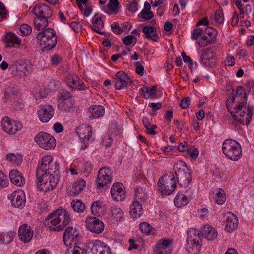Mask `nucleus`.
<instances>
[{
    "label": "nucleus",
    "instance_id": "45",
    "mask_svg": "<svg viewBox=\"0 0 254 254\" xmlns=\"http://www.w3.org/2000/svg\"><path fill=\"white\" fill-rule=\"evenodd\" d=\"M74 102L72 100L61 101L58 104V107L61 110L68 112L73 108Z\"/></svg>",
    "mask_w": 254,
    "mask_h": 254
},
{
    "label": "nucleus",
    "instance_id": "37",
    "mask_svg": "<svg viewBox=\"0 0 254 254\" xmlns=\"http://www.w3.org/2000/svg\"><path fill=\"white\" fill-rule=\"evenodd\" d=\"M96 15L93 17V26H91L93 30L101 35L104 34L105 32L100 31L104 27V22L100 17H96Z\"/></svg>",
    "mask_w": 254,
    "mask_h": 254
},
{
    "label": "nucleus",
    "instance_id": "52",
    "mask_svg": "<svg viewBox=\"0 0 254 254\" xmlns=\"http://www.w3.org/2000/svg\"><path fill=\"white\" fill-rule=\"evenodd\" d=\"M84 249L78 246H74L72 249L68 250L65 254H87Z\"/></svg>",
    "mask_w": 254,
    "mask_h": 254
},
{
    "label": "nucleus",
    "instance_id": "32",
    "mask_svg": "<svg viewBox=\"0 0 254 254\" xmlns=\"http://www.w3.org/2000/svg\"><path fill=\"white\" fill-rule=\"evenodd\" d=\"M110 211L113 221L118 222L121 220L124 215V212L121 208L113 206L111 207Z\"/></svg>",
    "mask_w": 254,
    "mask_h": 254
},
{
    "label": "nucleus",
    "instance_id": "13",
    "mask_svg": "<svg viewBox=\"0 0 254 254\" xmlns=\"http://www.w3.org/2000/svg\"><path fill=\"white\" fill-rule=\"evenodd\" d=\"M79 231L73 227H67L63 235V241L66 246L76 244L79 240Z\"/></svg>",
    "mask_w": 254,
    "mask_h": 254
},
{
    "label": "nucleus",
    "instance_id": "17",
    "mask_svg": "<svg viewBox=\"0 0 254 254\" xmlns=\"http://www.w3.org/2000/svg\"><path fill=\"white\" fill-rule=\"evenodd\" d=\"M55 110L50 105H40L38 111L40 120L43 123L48 122L54 116Z\"/></svg>",
    "mask_w": 254,
    "mask_h": 254
},
{
    "label": "nucleus",
    "instance_id": "20",
    "mask_svg": "<svg viewBox=\"0 0 254 254\" xmlns=\"http://www.w3.org/2000/svg\"><path fill=\"white\" fill-rule=\"evenodd\" d=\"M33 13L38 17H44L49 18L53 14V10L47 4L38 3L36 4L32 9Z\"/></svg>",
    "mask_w": 254,
    "mask_h": 254
},
{
    "label": "nucleus",
    "instance_id": "64",
    "mask_svg": "<svg viewBox=\"0 0 254 254\" xmlns=\"http://www.w3.org/2000/svg\"><path fill=\"white\" fill-rule=\"evenodd\" d=\"M70 26L75 32H78L81 29L82 25L77 22H72L69 23Z\"/></svg>",
    "mask_w": 254,
    "mask_h": 254
},
{
    "label": "nucleus",
    "instance_id": "57",
    "mask_svg": "<svg viewBox=\"0 0 254 254\" xmlns=\"http://www.w3.org/2000/svg\"><path fill=\"white\" fill-rule=\"evenodd\" d=\"M127 9L132 12H136L138 9V3L135 0H133L127 5Z\"/></svg>",
    "mask_w": 254,
    "mask_h": 254
},
{
    "label": "nucleus",
    "instance_id": "49",
    "mask_svg": "<svg viewBox=\"0 0 254 254\" xmlns=\"http://www.w3.org/2000/svg\"><path fill=\"white\" fill-rule=\"evenodd\" d=\"M139 228L141 231L146 235L151 234L152 227L147 222H143L140 224Z\"/></svg>",
    "mask_w": 254,
    "mask_h": 254
},
{
    "label": "nucleus",
    "instance_id": "59",
    "mask_svg": "<svg viewBox=\"0 0 254 254\" xmlns=\"http://www.w3.org/2000/svg\"><path fill=\"white\" fill-rule=\"evenodd\" d=\"M62 61L61 56L58 54H55L51 57V61L52 65H57Z\"/></svg>",
    "mask_w": 254,
    "mask_h": 254
},
{
    "label": "nucleus",
    "instance_id": "5",
    "mask_svg": "<svg viewBox=\"0 0 254 254\" xmlns=\"http://www.w3.org/2000/svg\"><path fill=\"white\" fill-rule=\"evenodd\" d=\"M222 150L227 158L233 161H237L242 156L241 145L235 140L226 139L222 144Z\"/></svg>",
    "mask_w": 254,
    "mask_h": 254
},
{
    "label": "nucleus",
    "instance_id": "53",
    "mask_svg": "<svg viewBox=\"0 0 254 254\" xmlns=\"http://www.w3.org/2000/svg\"><path fill=\"white\" fill-rule=\"evenodd\" d=\"M59 101H65L66 100H72L71 99L70 93L67 91H63L60 93L58 96Z\"/></svg>",
    "mask_w": 254,
    "mask_h": 254
},
{
    "label": "nucleus",
    "instance_id": "41",
    "mask_svg": "<svg viewBox=\"0 0 254 254\" xmlns=\"http://www.w3.org/2000/svg\"><path fill=\"white\" fill-rule=\"evenodd\" d=\"M188 202V198L184 194H178L174 199V204L177 207L186 205Z\"/></svg>",
    "mask_w": 254,
    "mask_h": 254
},
{
    "label": "nucleus",
    "instance_id": "25",
    "mask_svg": "<svg viewBox=\"0 0 254 254\" xmlns=\"http://www.w3.org/2000/svg\"><path fill=\"white\" fill-rule=\"evenodd\" d=\"M111 193L112 198L117 201H123L125 199V191L123 189V184L121 183H115L111 189Z\"/></svg>",
    "mask_w": 254,
    "mask_h": 254
},
{
    "label": "nucleus",
    "instance_id": "61",
    "mask_svg": "<svg viewBox=\"0 0 254 254\" xmlns=\"http://www.w3.org/2000/svg\"><path fill=\"white\" fill-rule=\"evenodd\" d=\"M202 30L200 28L194 29L191 35V38L193 40H197L202 34Z\"/></svg>",
    "mask_w": 254,
    "mask_h": 254
},
{
    "label": "nucleus",
    "instance_id": "1",
    "mask_svg": "<svg viewBox=\"0 0 254 254\" xmlns=\"http://www.w3.org/2000/svg\"><path fill=\"white\" fill-rule=\"evenodd\" d=\"M37 185L42 191L53 190L57 185L60 178L59 165L51 156H45L39 161L36 170Z\"/></svg>",
    "mask_w": 254,
    "mask_h": 254
},
{
    "label": "nucleus",
    "instance_id": "3",
    "mask_svg": "<svg viewBox=\"0 0 254 254\" xmlns=\"http://www.w3.org/2000/svg\"><path fill=\"white\" fill-rule=\"evenodd\" d=\"M70 221L69 213L65 209L59 208L47 216L45 220V224L51 231H60Z\"/></svg>",
    "mask_w": 254,
    "mask_h": 254
},
{
    "label": "nucleus",
    "instance_id": "11",
    "mask_svg": "<svg viewBox=\"0 0 254 254\" xmlns=\"http://www.w3.org/2000/svg\"><path fill=\"white\" fill-rule=\"evenodd\" d=\"M35 140L42 148L46 150L54 148L56 144L55 138L44 132H40L35 137Z\"/></svg>",
    "mask_w": 254,
    "mask_h": 254
},
{
    "label": "nucleus",
    "instance_id": "34",
    "mask_svg": "<svg viewBox=\"0 0 254 254\" xmlns=\"http://www.w3.org/2000/svg\"><path fill=\"white\" fill-rule=\"evenodd\" d=\"M142 32L146 38L151 39L153 41H157L159 38L157 34L154 32V28L152 26H144L143 28Z\"/></svg>",
    "mask_w": 254,
    "mask_h": 254
},
{
    "label": "nucleus",
    "instance_id": "56",
    "mask_svg": "<svg viewBox=\"0 0 254 254\" xmlns=\"http://www.w3.org/2000/svg\"><path fill=\"white\" fill-rule=\"evenodd\" d=\"M214 19L215 21L218 23H222L224 19L223 11L221 10H217L215 12Z\"/></svg>",
    "mask_w": 254,
    "mask_h": 254
},
{
    "label": "nucleus",
    "instance_id": "23",
    "mask_svg": "<svg viewBox=\"0 0 254 254\" xmlns=\"http://www.w3.org/2000/svg\"><path fill=\"white\" fill-rule=\"evenodd\" d=\"M65 82L67 85L73 89L78 90H84L85 86L82 81L76 74H70L67 75Z\"/></svg>",
    "mask_w": 254,
    "mask_h": 254
},
{
    "label": "nucleus",
    "instance_id": "30",
    "mask_svg": "<svg viewBox=\"0 0 254 254\" xmlns=\"http://www.w3.org/2000/svg\"><path fill=\"white\" fill-rule=\"evenodd\" d=\"M89 110L90 114L89 118L91 119L99 118L105 113L104 108L101 105L92 106L89 108Z\"/></svg>",
    "mask_w": 254,
    "mask_h": 254
},
{
    "label": "nucleus",
    "instance_id": "28",
    "mask_svg": "<svg viewBox=\"0 0 254 254\" xmlns=\"http://www.w3.org/2000/svg\"><path fill=\"white\" fill-rule=\"evenodd\" d=\"M9 178L11 183L17 186H21L25 183L21 173L17 170H13L10 172Z\"/></svg>",
    "mask_w": 254,
    "mask_h": 254
},
{
    "label": "nucleus",
    "instance_id": "44",
    "mask_svg": "<svg viewBox=\"0 0 254 254\" xmlns=\"http://www.w3.org/2000/svg\"><path fill=\"white\" fill-rule=\"evenodd\" d=\"M102 202L100 200L94 202L91 206V211L94 215L99 216L102 214Z\"/></svg>",
    "mask_w": 254,
    "mask_h": 254
},
{
    "label": "nucleus",
    "instance_id": "42",
    "mask_svg": "<svg viewBox=\"0 0 254 254\" xmlns=\"http://www.w3.org/2000/svg\"><path fill=\"white\" fill-rule=\"evenodd\" d=\"M71 206L74 211L78 213L83 212L86 208L85 204L80 200H74L71 202Z\"/></svg>",
    "mask_w": 254,
    "mask_h": 254
},
{
    "label": "nucleus",
    "instance_id": "26",
    "mask_svg": "<svg viewBox=\"0 0 254 254\" xmlns=\"http://www.w3.org/2000/svg\"><path fill=\"white\" fill-rule=\"evenodd\" d=\"M201 235L208 241H212L217 236V231L211 226L205 225L201 228Z\"/></svg>",
    "mask_w": 254,
    "mask_h": 254
},
{
    "label": "nucleus",
    "instance_id": "33",
    "mask_svg": "<svg viewBox=\"0 0 254 254\" xmlns=\"http://www.w3.org/2000/svg\"><path fill=\"white\" fill-rule=\"evenodd\" d=\"M19 92L18 86L14 83H10L4 91V98L8 99L16 95Z\"/></svg>",
    "mask_w": 254,
    "mask_h": 254
},
{
    "label": "nucleus",
    "instance_id": "40",
    "mask_svg": "<svg viewBox=\"0 0 254 254\" xmlns=\"http://www.w3.org/2000/svg\"><path fill=\"white\" fill-rule=\"evenodd\" d=\"M14 234L13 233L0 232V245H6L13 241Z\"/></svg>",
    "mask_w": 254,
    "mask_h": 254
},
{
    "label": "nucleus",
    "instance_id": "16",
    "mask_svg": "<svg viewBox=\"0 0 254 254\" xmlns=\"http://www.w3.org/2000/svg\"><path fill=\"white\" fill-rule=\"evenodd\" d=\"M85 222L87 229L94 233H101L104 230V223L97 217H88Z\"/></svg>",
    "mask_w": 254,
    "mask_h": 254
},
{
    "label": "nucleus",
    "instance_id": "47",
    "mask_svg": "<svg viewBox=\"0 0 254 254\" xmlns=\"http://www.w3.org/2000/svg\"><path fill=\"white\" fill-rule=\"evenodd\" d=\"M6 159L9 161H13L17 165L22 162V156L20 154L8 153L6 155Z\"/></svg>",
    "mask_w": 254,
    "mask_h": 254
},
{
    "label": "nucleus",
    "instance_id": "46",
    "mask_svg": "<svg viewBox=\"0 0 254 254\" xmlns=\"http://www.w3.org/2000/svg\"><path fill=\"white\" fill-rule=\"evenodd\" d=\"M134 200H140L144 202L146 198V194L143 188L138 187L135 190Z\"/></svg>",
    "mask_w": 254,
    "mask_h": 254
},
{
    "label": "nucleus",
    "instance_id": "51",
    "mask_svg": "<svg viewBox=\"0 0 254 254\" xmlns=\"http://www.w3.org/2000/svg\"><path fill=\"white\" fill-rule=\"evenodd\" d=\"M119 5L118 0H109L107 6L110 10L116 12L119 10Z\"/></svg>",
    "mask_w": 254,
    "mask_h": 254
},
{
    "label": "nucleus",
    "instance_id": "43",
    "mask_svg": "<svg viewBox=\"0 0 254 254\" xmlns=\"http://www.w3.org/2000/svg\"><path fill=\"white\" fill-rule=\"evenodd\" d=\"M215 191V192H214V199L215 202L219 205H222L226 200V196L224 191L222 189H220Z\"/></svg>",
    "mask_w": 254,
    "mask_h": 254
},
{
    "label": "nucleus",
    "instance_id": "54",
    "mask_svg": "<svg viewBox=\"0 0 254 254\" xmlns=\"http://www.w3.org/2000/svg\"><path fill=\"white\" fill-rule=\"evenodd\" d=\"M197 42L198 44L201 47H204L209 44L214 43L213 41H211L210 38L206 35H203L201 37V40Z\"/></svg>",
    "mask_w": 254,
    "mask_h": 254
},
{
    "label": "nucleus",
    "instance_id": "21",
    "mask_svg": "<svg viewBox=\"0 0 254 254\" xmlns=\"http://www.w3.org/2000/svg\"><path fill=\"white\" fill-rule=\"evenodd\" d=\"M129 80L127 74L124 71H119L117 72L114 78L116 89L121 90L126 88Z\"/></svg>",
    "mask_w": 254,
    "mask_h": 254
},
{
    "label": "nucleus",
    "instance_id": "15",
    "mask_svg": "<svg viewBox=\"0 0 254 254\" xmlns=\"http://www.w3.org/2000/svg\"><path fill=\"white\" fill-rule=\"evenodd\" d=\"M1 126L3 131L9 134H14L22 128V125L19 122L12 121L9 117H4L1 121Z\"/></svg>",
    "mask_w": 254,
    "mask_h": 254
},
{
    "label": "nucleus",
    "instance_id": "2",
    "mask_svg": "<svg viewBox=\"0 0 254 254\" xmlns=\"http://www.w3.org/2000/svg\"><path fill=\"white\" fill-rule=\"evenodd\" d=\"M247 96L242 86L226 101L227 108L234 119L242 125H248L253 115L254 107L247 106Z\"/></svg>",
    "mask_w": 254,
    "mask_h": 254
},
{
    "label": "nucleus",
    "instance_id": "9",
    "mask_svg": "<svg viewBox=\"0 0 254 254\" xmlns=\"http://www.w3.org/2000/svg\"><path fill=\"white\" fill-rule=\"evenodd\" d=\"M84 249L87 254H111V250L107 245L98 240L87 242Z\"/></svg>",
    "mask_w": 254,
    "mask_h": 254
},
{
    "label": "nucleus",
    "instance_id": "22",
    "mask_svg": "<svg viewBox=\"0 0 254 254\" xmlns=\"http://www.w3.org/2000/svg\"><path fill=\"white\" fill-rule=\"evenodd\" d=\"M18 237L24 243L29 242L33 236V231L28 224H23L18 230Z\"/></svg>",
    "mask_w": 254,
    "mask_h": 254
},
{
    "label": "nucleus",
    "instance_id": "36",
    "mask_svg": "<svg viewBox=\"0 0 254 254\" xmlns=\"http://www.w3.org/2000/svg\"><path fill=\"white\" fill-rule=\"evenodd\" d=\"M157 86H153L151 88L141 87L139 89V92L141 95L145 99H149L156 94Z\"/></svg>",
    "mask_w": 254,
    "mask_h": 254
},
{
    "label": "nucleus",
    "instance_id": "10",
    "mask_svg": "<svg viewBox=\"0 0 254 254\" xmlns=\"http://www.w3.org/2000/svg\"><path fill=\"white\" fill-rule=\"evenodd\" d=\"M30 65L22 60H17L10 64L9 70L12 76L20 78L25 76L29 72Z\"/></svg>",
    "mask_w": 254,
    "mask_h": 254
},
{
    "label": "nucleus",
    "instance_id": "29",
    "mask_svg": "<svg viewBox=\"0 0 254 254\" xmlns=\"http://www.w3.org/2000/svg\"><path fill=\"white\" fill-rule=\"evenodd\" d=\"M77 134L79 138L85 141V143L88 142L92 136L91 128L90 127H84L78 129Z\"/></svg>",
    "mask_w": 254,
    "mask_h": 254
},
{
    "label": "nucleus",
    "instance_id": "48",
    "mask_svg": "<svg viewBox=\"0 0 254 254\" xmlns=\"http://www.w3.org/2000/svg\"><path fill=\"white\" fill-rule=\"evenodd\" d=\"M204 34L207 35L210 38L211 41L215 42L217 31L214 28L211 27L206 28L204 31Z\"/></svg>",
    "mask_w": 254,
    "mask_h": 254
},
{
    "label": "nucleus",
    "instance_id": "6",
    "mask_svg": "<svg viewBox=\"0 0 254 254\" xmlns=\"http://www.w3.org/2000/svg\"><path fill=\"white\" fill-rule=\"evenodd\" d=\"M37 39L42 46V50H50L54 48L57 42L55 31L52 28H47L37 35Z\"/></svg>",
    "mask_w": 254,
    "mask_h": 254
},
{
    "label": "nucleus",
    "instance_id": "62",
    "mask_svg": "<svg viewBox=\"0 0 254 254\" xmlns=\"http://www.w3.org/2000/svg\"><path fill=\"white\" fill-rule=\"evenodd\" d=\"M111 28L113 32L117 34H120L123 32V30L121 27L119 26L117 22H114L111 25Z\"/></svg>",
    "mask_w": 254,
    "mask_h": 254
},
{
    "label": "nucleus",
    "instance_id": "14",
    "mask_svg": "<svg viewBox=\"0 0 254 254\" xmlns=\"http://www.w3.org/2000/svg\"><path fill=\"white\" fill-rule=\"evenodd\" d=\"M201 63L205 66L214 67L217 64V58L213 48H207L202 50L200 58Z\"/></svg>",
    "mask_w": 254,
    "mask_h": 254
},
{
    "label": "nucleus",
    "instance_id": "12",
    "mask_svg": "<svg viewBox=\"0 0 254 254\" xmlns=\"http://www.w3.org/2000/svg\"><path fill=\"white\" fill-rule=\"evenodd\" d=\"M112 171L107 167L101 168L98 173L96 184L98 188L110 185L112 181Z\"/></svg>",
    "mask_w": 254,
    "mask_h": 254
},
{
    "label": "nucleus",
    "instance_id": "38",
    "mask_svg": "<svg viewBox=\"0 0 254 254\" xmlns=\"http://www.w3.org/2000/svg\"><path fill=\"white\" fill-rule=\"evenodd\" d=\"M5 41L6 45L9 47L14 46L15 45H19L21 43L18 37L12 33H8L6 35Z\"/></svg>",
    "mask_w": 254,
    "mask_h": 254
},
{
    "label": "nucleus",
    "instance_id": "31",
    "mask_svg": "<svg viewBox=\"0 0 254 254\" xmlns=\"http://www.w3.org/2000/svg\"><path fill=\"white\" fill-rule=\"evenodd\" d=\"M151 6L149 3L145 1L144 3V8L138 14V16L146 20L151 19L154 17L153 13L150 11Z\"/></svg>",
    "mask_w": 254,
    "mask_h": 254
},
{
    "label": "nucleus",
    "instance_id": "7",
    "mask_svg": "<svg viewBox=\"0 0 254 254\" xmlns=\"http://www.w3.org/2000/svg\"><path fill=\"white\" fill-rule=\"evenodd\" d=\"M187 249L191 254H196L201 248L200 234L196 229L190 228L187 231Z\"/></svg>",
    "mask_w": 254,
    "mask_h": 254
},
{
    "label": "nucleus",
    "instance_id": "27",
    "mask_svg": "<svg viewBox=\"0 0 254 254\" xmlns=\"http://www.w3.org/2000/svg\"><path fill=\"white\" fill-rule=\"evenodd\" d=\"M143 213V209L141 202L134 200L130 205L129 214L133 218L139 217Z\"/></svg>",
    "mask_w": 254,
    "mask_h": 254
},
{
    "label": "nucleus",
    "instance_id": "8",
    "mask_svg": "<svg viewBox=\"0 0 254 254\" xmlns=\"http://www.w3.org/2000/svg\"><path fill=\"white\" fill-rule=\"evenodd\" d=\"M159 190L162 194L170 195L175 190L176 183L172 173L163 175L158 183Z\"/></svg>",
    "mask_w": 254,
    "mask_h": 254
},
{
    "label": "nucleus",
    "instance_id": "55",
    "mask_svg": "<svg viewBox=\"0 0 254 254\" xmlns=\"http://www.w3.org/2000/svg\"><path fill=\"white\" fill-rule=\"evenodd\" d=\"M133 39L135 40L134 44H135L136 42V37L133 35H129L123 38V41L125 45L128 46L131 45L133 43Z\"/></svg>",
    "mask_w": 254,
    "mask_h": 254
},
{
    "label": "nucleus",
    "instance_id": "35",
    "mask_svg": "<svg viewBox=\"0 0 254 254\" xmlns=\"http://www.w3.org/2000/svg\"><path fill=\"white\" fill-rule=\"evenodd\" d=\"M85 184L86 183L83 179L74 182L70 191V194L74 195L78 194L83 190Z\"/></svg>",
    "mask_w": 254,
    "mask_h": 254
},
{
    "label": "nucleus",
    "instance_id": "4",
    "mask_svg": "<svg viewBox=\"0 0 254 254\" xmlns=\"http://www.w3.org/2000/svg\"><path fill=\"white\" fill-rule=\"evenodd\" d=\"M174 171L179 184L186 188L191 183L192 179L191 172L186 164L183 161H178L174 166Z\"/></svg>",
    "mask_w": 254,
    "mask_h": 254
},
{
    "label": "nucleus",
    "instance_id": "24",
    "mask_svg": "<svg viewBox=\"0 0 254 254\" xmlns=\"http://www.w3.org/2000/svg\"><path fill=\"white\" fill-rule=\"evenodd\" d=\"M223 216L226 218L225 229L228 232H231L237 228L239 221L236 215L231 212H227L224 213Z\"/></svg>",
    "mask_w": 254,
    "mask_h": 254
},
{
    "label": "nucleus",
    "instance_id": "50",
    "mask_svg": "<svg viewBox=\"0 0 254 254\" xmlns=\"http://www.w3.org/2000/svg\"><path fill=\"white\" fill-rule=\"evenodd\" d=\"M19 32L22 36H28L32 32V28L27 24H23L19 28Z\"/></svg>",
    "mask_w": 254,
    "mask_h": 254
},
{
    "label": "nucleus",
    "instance_id": "63",
    "mask_svg": "<svg viewBox=\"0 0 254 254\" xmlns=\"http://www.w3.org/2000/svg\"><path fill=\"white\" fill-rule=\"evenodd\" d=\"M190 104V99L189 97H185L183 99L180 103V106L183 109H187Z\"/></svg>",
    "mask_w": 254,
    "mask_h": 254
},
{
    "label": "nucleus",
    "instance_id": "39",
    "mask_svg": "<svg viewBox=\"0 0 254 254\" xmlns=\"http://www.w3.org/2000/svg\"><path fill=\"white\" fill-rule=\"evenodd\" d=\"M34 23L35 27L38 30H42L48 25V18L37 16L34 19Z\"/></svg>",
    "mask_w": 254,
    "mask_h": 254
},
{
    "label": "nucleus",
    "instance_id": "60",
    "mask_svg": "<svg viewBox=\"0 0 254 254\" xmlns=\"http://www.w3.org/2000/svg\"><path fill=\"white\" fill-rule=\"evenodd\" d=\"M135 71L140 75H142L144 73V68L143 66L139 62H135Z\"/></svg>",
    "mask_w": 254,
    "mask_h": 254
},
{
    "label": "nucleus",
    "instance_id": "19",
    "mask_svg": "<svg viewBox=\"0 0 254 254\" xmlns=\"http://www.w3.org/2000/svg\"><path fill=\"white\" fill-rule=\"evenodd\" d=\"M11 204L16 208H23L25 204V194L22 190H18L13 192L8 197Z\"/></svg>",
    "mask_w": 254,
    "mask_h": 254
},
{
    "label": "nucleus",
    "instance_id": "58",
    "mask_svg": "<svg viewBox=\"0 0 254 254\" xmlns=\"http://www.w3.org/2000/svg\"><path fill=\"white\" fill-rule=\"evenodd\" d=\"M8 182L6 176L0 171V187L3 188L7 186Z\"/></svg>",
    "mask_w": 254,
    "mask_h": 254
},
{
    "label": "nucleus",
    "instance_id": "18",
    "mask_svg": "<svg viewBox=\"0 0 254 254\" xmlns=\"http://www.w3.org/2000/svg\"><path fill=\"white\" fill-rule=\"evenodd\" d=\"M173 241L168 239H162L156 244L154 251L156 254H171L170 246Z\"/></svg>",
    "mask_w": 254,
    "mask_h": 254
}]
</instances>
